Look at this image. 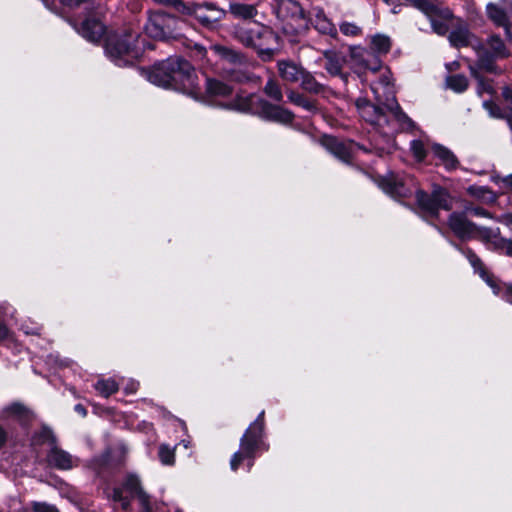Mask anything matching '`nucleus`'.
<instances>
[{
	"mask_svg": "<svg viewBox=\"0 0 512 512\" xmlns=\"http://www.w3.org/2000/svg\"><path fill=\"white\" fill-rule=\"evenodd\" d=\"M4 413L13 416L18 419L20 422H25L28 419L29 411L21 404L14 403L7 406L4 409Z\"/></svg>",
	"mask_w": 512,
	"mask_h": 512,
	"instance_id": "4c0bfd02",
	"label": "nucleus"
},
{
	"mask_svg": "<svg viewBox=\"0 0 512 512\" xmlns=\"http://www.w3.org/2000/svg\"><path fill=\"white\" fill-rule=\"evenodd\" d=\"M145 76L154 85L181 91L196 100L201 95L194 68L181 57H169L145 71Z\"/></svg>",
	"mask_w": 512,
	"mask_h": 512,
	"instance_id": "f03ea898",
	"label": "nucleus"
},
{
	"mask_svg": "<svg viewBox=\"0 0 512 512\" xmlns=\"http://www.w3.org/2000/svg\"><path fill=\"white\" fill-rule=\"evenodd\" d=\"M209 52L218 59V63L233 80H248V75L242 70L245 57L240 52L223 45H212Z\"/></svg>",
	"mask_w": 512,
	"mask_h": 512,
	"instance_id": "1a4fd4ad",
	"label": "nucleus"
},
{
	"mask_svg": "<svg viewBox=\"0 0 512 512\" xmlns=\"http://www.w3.org/2000/svg\"><path fill=\"white\" fill-rule=\"evenodd\" d=\"M46 462L49 467L57 470H71L78 466L79 459L55 444L48 450Z\"/></svg>",
	"mask_w": 512,
	"mask_h": 512,
	"instance_id": "6ab92c4d",
	"label": "nucleus"
},
{
	"mask_svg": "<svg viewBox=\"0 0 512 512\" xmlns=\"http://www.w3.org/2000/svg\"><path fill=\"white\" fill-rule=\"evenodd\" d=\"M93 5L90 10L86 9V4H82L85 17L81 20L80 24H74L76 31L86 40L96 43L99 42L104 35L105 28L99 19L101 14L100 5L96 4L95 0H89Z\"/></svg>",
	"mask_w": 512,
	"mask_h": 512,
	"instance_id": "f8f14e48",
	"label": "nucleus"
},
{
	"mask_svg": "<svg viewBox=\"0 0 512 512\" xmlns=\"http://www.w3.org/2000/svg\"><path fill=\"white\" fill-rule=\"evenodd\" d=\"M376 104H372L368 99L360 97L355 101L360 116L371 125L384 130L386 124H389V116L387 110L384 111V104L376 100Z\"/></svg>",
	"mask_w": 512,
	"mask_h": 512,
	"instance_id": "4468645a",
	"label": "nucleus"
},
{
	"mask_svg": "<svg viewBox=\"0 0 512 512\" xmlns=\"http://www.w3.org/2000/svg\"><path fill=\"white\" fill-rule=\"evenodd\" d=\"M304 69L301 66L291 62V61H279L278 62V71L281 78L284 81L290 83H298L300 82L304 72Z\"/></svg>",
	"mask_w": 512,
	"mask_h": 512,
	"instance_id": "cd10ccee",
	"label": "nucleus"
},
{
	"mask_svg": "<svg viewBox=\"0 0 512 512\" xmlns=\"http://www.w3.org/2000/svg\"><path fill=\"white\" fill-rule=\"evenodd\" d=\"M229 12L235 17L239 19H252L257 14V9L254 5L239 3V2H231L229 4Z\"/></svg>",
	"mask_w": 512,
	"mask_h": 512,
	"instance_id": "7c9ffc66",
	"label": "nucleus"
},
{
	"mask_svg": "<svg viewBox=\"0 0 512 512\" xmlns=\"http://www.w3.org/2000/svg\"><path fill=\"white\" fill-rule=\"evenodd\" d=\"M413 7L424 13L425 15H432L437 12V5L431 3L429 0H406Z\"/></svg>",
	"mask_w": 512,
	"mask_h": 512,
	"instance_id": "ea45409f",
	"label": "nucleus"
},
{
	"mask_svg": "<svg viewBox=\"0 0 512 512\" xmlns=\"http://www.w3.org/2000/svg\"><path fill=\"white\" fill-rule=\"evenodd\" d=\"M9 336V329L5 323L0 319V342L7 339Z\"/></svg>",
	"mask_w": 512,
	"mask_h": 512,
	"instance_id": "13d9d810",
	"label": "nucleus"
},
{
	"mask_svg": "<svg viewBox=\"0 0 512 512\" xmlns=\"http://www.w3.org/2000/svg\"><path fill=\"white\" fill-rule=\"evenodd\" d=\"M276 13L283 20L305 21L304 10L296 0H278Z\"/></svg>",
	"mask_w": 512,
	"mask_h": 512,
	"instance_id": "5701e85b",
	"label": "nucleus"
},
{
	"mask_svg": "<svg viewBox=\"0 0 512 512\" xmlns=\"http://www.w3.org/2000/svg\"><path fill=\"white\" fill-rule=\"evenodd\" d=\"M74 410L82 417H85L87 415V410L82 404H76Z\"/></svg>",
	"mask_w": 512,
	"mask_h": 512,
	"instance_id": "052dcab7",
	"label": "nucleus"
},
{
	"mask_svg": "<svg viewBox=\"0 0 512 512\" xmlns=\"http://www.w3.org/2000/svg\"><path fill=\"white\" fill-rule=\"evenodd\" d=\"M181 13L194 17L198 23L208 29H214L226 16V11L212 2L181 5Z\"/></svg>",
	"mask_w": 512,
	"mask_h": 512,
	"instance_id": "9b49d317",
	"label": "nucleus"
},
{
	"mask_svg": "<svg viewBox=\"0 0 512 512\" xmlns=\"http://www.w3.org/2000/svg\"><path fill=\"white\" fill-rule=\"evenodd\" d=\"M14 505L16 506L15 509L10 510L9 512H25V509L20 502L14 501Z\"/></svg>",
	"mask_w": 512,
	"mask_h": 512,
	"instance_id": "e2e57ef3",
	"label": "nucleus"
},
{
	"mask_svg": "<svg viewBox=\"0 0 512 512\" xmlns=\"http://www.w3.org/2000/svg\"><path fill=\"white\" fill-rule=\"evenodd\" d=\"M156 3L172 6L174 7L178 12L181 13V5H185V3L182 0H153Z\"/></svg>",
	"mask_w": 512,
	"mask_h": 512,
	"instance_id": "3c124183",
	"label": "nucleus"
},
{
	"mask_svg": "<svg viewBox=\"0 0 512 512\" xmlns=\"http://www.w3.org/2000/svg\"><path fill=\"white\" fill-rule=\"evenodd\" d=\"M484 105L486 108H489V112L492 117H495V118H503L504 117L500 107H498L497 105H495L493 103H487V102H485Z\"/></svg>",
	"mask_w": 512,
	"mask_h": 512,
	"instance_id": "603ef678",
	"label": "nucleus"
},
{
	"mask_svg": "<svg viewBox=\"0 0 512 512\" xmlns=\"http://www.w3.org/2000/svg\"><path fill=\"white\" fill-rule=\"evenodd\" d=\"M309 22L321 34L336 38L337 29L323 9L314 7L309 11Z\"/></svg>",
	"mask_w": 512,
	"mask_h": 512,
	"instance_id": "4be33fe9",
	"label": "nucleus"
},
{
	"mask_svg": "<svg viewBox=\"0 0 512 512\" xmlns=\"http://www.w3.org/2000/svg\"><path fill=\"white\" fill-rule=\"evenodd\" d=\"M268 449L269 445L264 441V411H262L241 437L240 449L232 455L230 460L231 469L236 471L241 462L246 459L248 471H250L254 465L256 452Z\"/></svg>",
	"mask_w": 512,
	"mask_h": 512,
	"instance_id": "423d86ee",
	"label": "nucleus"
},
{
	"mask_svg": "<svg viewBox=\"0 0 512 512\" xmlns=\"http://www.w3.org/2000/svg\"><path fill=\"white\" fill-rule=\"evenodd\" d=\"M371 90L375 100L385 105L389 116L388 130H383V134L389 135L398 130H412L415 123L400 108L393 86L387 76H382L377 82L371 84Z\"/></svg>",
	"mask_w": 512,
	"mask_h": 512,
	"instance_id": "39448f33",
	"label": "nucleus"
},
{
	"mask_svg": "<svg viewBox=\"0 0 512 512\" xmlns=\"http://www.w3.org/2000/svg\"><path fill=\"white\" fill-rule=\"evenodd\" d=\"M32 442L37 445L49 444L51 447L56 444V437L49 427L43 426L38 432H35Z\"/></svg>",
	"mask_w": 512,
	"mask_h": 512,
	"instance_id": "c9c22d12",
	"label": "nucleus"
},
{
	"mask_svg": "<svg viewBox=\"0 0 512 512\" xmlns=\"http://www.w3.org/2000/svg\"><path fill=\"white\" fill-rule=\"evenodd\" d=\"M61 2L69 8L81 7L82 4H86L87 10L93 8V5L89 3V0H61Z\"/></svg>",
	"mask_w": 512,
	"mask_h": 512,
	"instance_id": "8fccbe9b",
	"label": "nucleus"
},
{
	"mask_svg": "<svg viewBox=\"0 0 512 512\" xmlns=\"http://www.w3.org/2000/svg\"><path fill=\"white\" fill-rule=\"evenodd\" d=\"M506 300L512 304V285L506 289Z\"/></svg>",
	"mask_w": 512,
	"mask_h": 512,
	"instance_id": "0e129e2a",
	"label": "nucleus"
},
{
	"mask_svg": "<svg viewBox=\"0 0 512 512\" xmlns=\"http://www.w3.org/2000/svg\"><path fill=\"white\" fill-rule=\"evenodd\" d=\"M430 21L432 31L440 36H444L449 31L447 21L452 19L453 14L448 8L437 6V12L432 15H426Z\"/></svg>",
	"mask_w": 512,
	"mask_h": 512,
	"instance_id": "a878e982",
	"label": "nucleus"
},
{
	"mask_svg": "<svg viewBox=\"0 0 512 512\" xmlns=\"http://www.w3.org/2000/svg\"><path fill=\"white\" fill-rule=\"evenodd\" d=\"M446 85L449 89L457 93H462L468 87V79L466 78V76L461 74L452 75L447 77Z\"/></svg>",
	"mask_w": 512,
	"mask_h": 512,
	"instance_id": "e433bc0d",
	"label": "nucleus"
},
{
	"mask_svg": "<svg viewBox=\"0 0 512 512\" xmlns=\"http://www.w3.org/2000/svg\"><path fill=\"white\" fill-rule=\"evenodd\" d=\"M490 250L512 257V239L504 238L499 228L477 226L476 237Z\"/></svg>",
	"mask_w": 512,
	"mask_h": 512,
	"instance_id": "2eb2a0df",
	"label": "nucleus"
},
{
	"mask_svg": "<svg viewBox=\"0 0 512 512\" xmlns=\"http://www.w3.org/2000/svg\"><path fill=\"white\" fill-rule=\"evenodd\" d=\"M177 19L165 12L154 11L149 14L144 26L145 33L154 39H166L173 35Z\"/></svg>",
	"mask_w": 512,
	"mask_h": 512,
	"instance_id": "ddd939ff",
	"label": "nucleus"
},
{
	"mask_svg": "<svg viewBox=\"0 0 512 512\" xmlns=\"http://www.w3.org/2000/svg\"><path fill=\"white\" fill-rule=\"evenodd\" d=\"M24 332H25L26 334L31 333V332H30V331H28V330H25ZM32 333H35V332L33 331Z\"/></svg>",
	"mask_w": 512,
	"mask_h": 512,
	"instance_id": "338daca9",
	"label": "nucleus"
},
{
	"mask_svg": "<svg viewBox=\"0 0 512 512\" xmlns=\"http://www.w3.org/2000/svg\"><path fill=\"white\" fill-rule=\"evenodd\" d=\"M384 1L389 4L391 0H384Z\"/></svg>",
	"mask_w": 512,
	"mask_h": 512,
	"instance_id": "774afa93",
	"label": "nucleus"
},
{
	"mask_svg": "<svg viewBox=\"0 0 512 512\" xmlns=\"http://www.w3.org/2000/svg\"><path fill=\"white\" fill-rule=\"evenodd\" d=\"M502 98L509 105L512 106V88L509 86H504L501 92Z\"/></svg>",
	"mask_w": 512,
	"mask_h": 512,
	"instance_id": "5fc2aeb1",
	"label": "nucleus"
},
{
	"mask_svg": "<svg viewBox=\"0 0 512 512\" xmlns=\"http://www.w3.org/2000/svg\"><path fill=\"white\" fill-rule=\"evenodd\" d=\"M144 50V40L138 32H125L123 35L109 36L105 44V53L117 66L134 63Z\"/></svg>",
	"mask_w": 512,
	"mask_h": 512,
	"instance_id": "0eeeda50",
	"label": "nucleus"
},
{
	"mask_svg": "<svg viewBox=\"0 0 512 512\" xmlns=\"http://www.w3.org/2000/svg\"><path fill=\"white\" fill-rule=\"evenodd\" d=\"M138 387H139V383L137 381L131 380L125 386L124 391L127 394H132V393H135L137 391Z\"/></svg>",
	"mask_w": 512,
	"mask_h": 512,
	"instance_id": "4d7b16f0",
	"label": "nucleus"
},
{
	"mask_svg": "<svg viewBox=\"0 0 512 512\" xmlns=\"http://www.w3.org/2000/svg\"><path fill=\"white\" fill-rule=\"evenodd\" d=\"M498 6L503 10L504 15L511 23L512 21V0H499L497 2Z\"/></svg>",
	"mask_w": 512,
	"mask_h": 512,
	"instance_id": "09e8293b",
	"label": "nucleus"
},
{
	"mask_svg": "<svg viewBox=\"0 0 512 512\" xmlns=\"http://www.w3.org/2000/svg\"><path fill=\"white\" fill-rule=\"evenodd\" d=\"M448 226L461 240H470L476 237L477 225L467 218V213L453 212L448 218Z\"/></svg>",
	"mask_w": 512,
	"mask_h": 512,
	"instance_id": "a211bd4d",
	"label": "nucleus"
},
{
	"mask_svg": "<svg viewBox=\"0 0 512 512\" xmlns=\"http://www.w3.org/2000/svg\"><path fill=\"white\" fill-rule=\"evenodd\" d=\"M95 390L103 397L108 398L112 394L116 393L119 389L118 384L115 380L100 379L94 385Z\"/></svg>",
	"mask_w": 512,
	"mask_h": 512,
	"instance_id": "f704fd0d",
	"label": "nucleus"
},
{
	"mask_svg": "<svg viewBox=\"0 0 512 512\" xmlns=\"http://www.w3.org/2000/svg\"><path fill=\"white\" fill-rule=\"evenodd\" d=\"M299 83L303 90L316 95L323 93L327 88L324 84L318 82L315 76L307 70H305Z\"/></svg>",
	"mask_w": 512,
	"mask_h": 512,
	"instance_id": "473e14b6",
	"label": "nucleus"
},
{
	"mask_svg": "<svg viewBox=\"0 0 512 512\" xmlns=\"http://www.w3.org/2000/svg\"><path fill=\"white\" fill-rule=\"evenodd\" d=\"M464 211H465V213L471 214L474 216L495 219V217H493V215L490 212L483 209L482 207L466 206Z\"/></svg>",
	"mask_w": 512,
	"mask_h": 512,
	"instance_id": "a18cd8bd",
	"label": "nucleus"
},
{
	"mask_svg": "<svg viewBox=\"0 0 512 512\" xmlns=\"http://www.w3.org/2000/svg\"><path fill=\"white\" fill-rule=\"evenodd\" d=\"M451 244L453 247H455V249H457L467 258L471 266L474 268V271L479 274V276L487 283L488 286L491 287L494 294H498L499 287L497 285L496 279L485 269L481 259L475 254V252L469 247H463L454 242H451Z\"/></svg>",
	"mask_w": 512,
	"mask_h": 512,
	"instance_id": "aec40b11",
	"label": "nucleus"
},
{
	"mask_svg": "<svg viewBox=\"0 0 512 512\" xmlns=\"http://www.w3.org/2000/svg\"><path fill=\"white\" fill-rule=\"evenodd\" d=\"M503 184L512 190V174L502 179Z\"/></svg>",
	"mask_w": 512,
	"mask_h": 512,
	"instance_id": "680f3d73",
	"label": "nucleus"
},
{
	"mask_svg": "<svg viewBox=\"0 0 512 512\" xmlns=\"http://www.w3.org/2000/svg\"><path fill=\"white\" fill-rule=\"evenodd\" d=\"M352 66L356 72L370 70L377 72L381 68V60L369 49L355 47L351 49Z\"/></svg>",
	"mask_w": 512,
	"mask_h": 512,
	"instance_id": "f3484780",
	"label": "nucleus"
},
{
	"mask_svg": "<svg viewBox=\"0 0 512 512\" xmlns=\"http://www.w3.org/2000/svg\"><path fill=\"white\" fill-rule=\"evenodd\" d=\"M265 94L270 97L272 100L280 102L283 99L282 90L279 84L273 80L269 79L264 86Z\"/></svg>",
	"mask_w": 512,
	"mask_h": 512,
	"instance_id": "58836bf2",
	"label": "nucleus"
},
{
	"mask_svg": "<svg viewBox=\"0 0 512 512\" xmlns=\"http://www.w3.org/2000/svg\"><path fill=\"white\" fill-rule=\"evenodd\" d=\"M434 156L439 160V164L442 165L446 171H453L460 165L456 155L447 147L441 144H434L432 146Z\"/></svg>",
	"mask_w": 512,
	"mask_h": 512,
	"instance_id": "bb28decb",
	"label": "nucleus"
},
{
	"mask_svg": "<svg viewBox=\"0 0 512 512\" xmlns=\"http://www.w3.org/2000/svg\"><path fill=\"white\" fill-rule=\"evenodd\" d=\"M507 121L510 129L512 130V116L508 117Z\"/></svg>",
	"mask_w": 512,
	"mask_h": 512,
	"instance_id": "69168bd1",
	"label": "nucleus"
},
{
	"mask_svg": "<svg viewBox=\"0 0 512 512\" xmlns=\"http://www.w3.org/2000/svg\"><path fill=\"white\" fill-rule=\"evenodd\" d=\"M391 48V40L388 36L377 34L371 39L370 51L378 57L382 54H387Z\"/></svg>",
	"mask_w": 512,
	"mask_h": 512,
	"instance_id": "72a5a7b5",
	"label": "nucleus"
},
{
	"mask_svg": "<svg viewBox=\"0 0 512 512\" xmlns=\"http://www.w3.org/2000/svg\"><path fill=\"white\" fill-rule=\"evenodd\" d=\"M109 459V453L103 454L100 457H96L91 461V468H93L98 475L101 474L102 465L106 464Z\"/></svg>",
	"mask_w": 512,
	"mask_h": 512,
	"instance_id": "de8ad7c7",
	"label": "nucleus"
},
{
	"mask_svg": "<svg viewBox=\"0 0 512 512\" xmlns=\"http://www.w3.org/2000/svg\"><path fill=\"white\" fill-rule=\"evenodd\" d=\"M106 497L114 502H119L123 510H128L131 499L137 498L142 506L143 512H153L149 496L144 492L138 476L129 474L120 487L104 490Z\"/></svg>",
	"mask_w": 512,
	"mask_h": 512,
	"instance_id": "6e6552de",
	"label": "nucleus"
},
{
	"mask_svg": "<svg viewBox=\"0 0 512 512\" xmlns=\"http://www.w3.org/2000/svg\"><path fill=\"white\" fill-rule=\"evenodd\" d=\"M234 37L242 45L256 50L264 60L273 58L278 46V36L260 23L242 24L234 27Z\"/></svg>",
	"mask_w": 512,
	"mask_h": 512,
	"instance_id": "20e7f679",
	"label": "nucleus"
},
{
	"mask_svg": "<svg viewBox=\"0 0 512 512\" xmlns=\"http://www.w3.org/2000/svg\"><path fill=\"white\" fill-rule=\"evenodd\" d=\"M323 56L326 60V71L332 76H340L346 80L347 76L342 73V69L345 63V56L341 52L333 49L324 50Z\"/></svg>",
	"mask_w": 512,
	"mask_h": 512,
	"instance_id": "b1692460",
	"label": "nucleus"
},
{
	"mask_svg": "<svg viewBox=\"0 0 512 512\" xmlns=\"http://www.w3.org/2000/svg\"><path fill=\"white\" fill-rule=\"evenodd\" d=\"M486 14L488 19L493 22L494 25L504 29L506 39L512 40L511 24L504 15L503 10H501V7L498 6L497 2H490L486 5Z\"/></svg>",
	"mask_w": 512,
	"mask_h": 512,
	"instance_id": "393cba45",
	"label": "nucleus"
},
{
	"mask_svg": "<svg viewBox=\"0 0 512 512\" xmlns=\"http://www.w3.org/2000/svg\"><path fill=\"white\" fill-rule=\"evenodd\" d=\"M496 222L502 223L507 226L512 225V212L502 214L494 219Z\"/></svg>",
	"mask_w": 512,
	"mask_h": 512,
	"instance_id": "6e6d98bb",
	"label": "nucleus"
},
{
	"mask_svg": "<svg viewBox=\"0 0 512 512\" xmlns=\"http://www.w3.org/2000/svg\"><path fill=\"white\" fill-rule=\"evenodd\" d=\"M6 441L7 432L2 426H0V449L5 445Z\"/></svg>",
	"mask_w": 512,
	"mask_h": 512,
	"instance_id": "bf43d9fd",
	"label": "nucleus"
},
{
	"mask_svg": "<svg viewBox=\"0 0 512 512\" xmlns=\"http://www.w3.org/2000/svg\"><path fill=\"white\" fill-rule=\"evenodd\" d=\"M478 54L477 66L489 73H496L497 67L494 61L497 59H503L510 55V51L506 46L503 39L497 35H490L485 45L482 43V48H477Z\"/></svg>",
	"mask_w": 512,
	"mask_h": 512,
	"instance_id": "9d476101",
	"label": "nucleus"
},
{
	"mask_svg": "<svg viewBox=\"0 0 512 512\" xmlns=\"http://www.w3.org/2000/svg\"><path fill=\"white\" fill-rule=\"evenodd\" d=\"M321 143L327 151L345 163L350 162L356 150H363L367 152V150L359 144H356L352 141H342L332 136H324L321 140Z\"/></svg>",
	"mask_w": 512,
	"mask_h": 512,
	"instance_id": "dca6fc26",
	"label": "nucleus"
},
{
	"mask_svg": "<svg viewBox=\"0 0 512 512\" xmlns=\"http://www.w3.org/2000/svg\"><path fill=\"white\" fill-rule=\"evenodd\" d=\"M193 57L198 58L202 60L207 55V50L200 44H194L193 50Z\"/></svg>",
	"mask_w": 512,
	"mask_h": 512,
	"instance_id": "864d4df0",
	"label": "nucleus"
},
{
	"mask_svg": "<svg viewBox=\"0 0 512 512\" xmlns=\"http://www.w3.org/2000/svg\"><path fill=\"white\" fill-rule=\"evenodd\" d=\"M234 93V87L216 79L206 80V94L211 98H228Z\"/></svg>",
	"mask_w": 512,
	"mask_h": 512,
	"instance_id": "c756f323",
	"label": "nucleus"
},
{
	"mask_svg": "<svg viewBox=\"0 0 512 512\" xmlns=\"http://www.w3.org/2000/svg\"><path fill=\"white\" fill-rule=\"evenodd\" d=\"M378 186L392 198H407L414 192L419 208L428 216L437 217L439 210H450L452 208V198L443 188H435L431 194L417 189V184L413 177L409 175H398L388 173L377 181Z\"/></svg>",
	"mask_w": 512,
	"mask_h": 512,
	"instance_id": "f257e3e1",
	"label": "nucleus"
},
{
	"mask_svg": "<svg viewBox=\"0 0 512 512\" xmlns=\"http://www.w3.org/2000/svg\"><path fill=\"white\" fill-rule=\"evenodd\" d=\"M33 512H59L57 507L46 502H33Z\"/></svg>",
	"mask_w": 512,
	"mask_h": 512,
	"instance_id": "49530a36",
	"label": "nucleus"
},
{
	"mask_svg": "<svg viewBox=\"0 0 512 512\" xmlns=\"http://www.w3.org/2000/svg\"><path fill=\"white\" fill-rule=\"evenodd\" d=\"M158 456L163 465H173L175 462L174 449L166 444L159 446Z\"/></svg>",
	"mask_w": 512,
	"mask_h": 512,
	"instance_id": "a19ab883",
	"label": "nucleus"
},
{
	"mask_svg": "<svg viewBox=\"0 0 512 512\" xmlns=\"http://www.w3.org/2000/svg\"><path fill=\"white\" fill-rule=\"evenodd\" d=\"M219 106L258 115L260 118L280 124H289L294 119V114L280 106L275 105L258 95L252 93H236V96L227 102L218 103Z\"/></svg>",
	"mask_w": 512,
	"mask_h": 512,
	"instance_id": "7ed1b4c3",
	"label": "nucleus"
},
{
	"mask_svg": "<svg viewBox=\"0 0 512 512\" xmlns=\"http://www.w3.org/2000/svg\"><path fill=\"white\" fill-rule=\"evenodd\" d=\"M410 149H411V152L413 153L414 157L418 161H422L426 157L427 152H426L424 143L421 140L411 141Z\"/></svg>",
	"mask_w": 512,
	"mask_h": 512,
	"instance_id": "79ce46f5",
	"label": "nucleus"
},
{
	"mask_svg": "<svg viewBox=\"0 0 512 512\" xmlns=\"http://www.w3.org/2000/svg\"><path fill=\"white\" fill-rule=\"evenodd\" d=\"M287 98L289 102H291L295 106L301 107L302 109L311 114L319 112L318 102L298 91H295L293 89L288 90Z\"/></svg>",
	"mask_w": 512,
	"mask_h": 512,
	"instance_id": "c85d7f7f",
	"label": "nucleus"
},
{
	"mask_svg": "<svg viewBox=\"0 0 512 512\" xmlns=\"http://www.w3.org/2000/svg\"><path fill=\"white\" fill-rule=\"evenodd\" d=\"M339 29L341 33L346 36H357L361 33V28L355 23L351 22H342L339 26Z\"/></svg>",
	"mask_w": 512,
	"mask_h": 512,
	"instance_id": "c03bdc74",
	"label": "nucleus"
},
{
	"mask_svg": "<svg viewBox=\"0 0 512 512\" xmlns=\"http://www.w3.org/2000/svg\"><path fill=\"white\" fill-rule=\"evenodd\" d=\"M467 192L472 197L486 204H493L497 200V194L486 186L471 185L467 188Z\"/></svg>",
	"mask_w": 512,
	"mask_h": 512,
	"instance_id": "2f4dec72",
	"label": "nucleus"
},
{
	"mask_svg": "<svg viewBox=\"0 0 512 512\" xmlns=\"http://www.w3.org/2000/svg\"><path fill=\"white\" fill-rule=\"evenodd\" d=\"M448 40L450 44L456 48L471 46L475 51L477 48H482V42L467 26L463 25L453 29L448 35Z\"/></svg>",
	"mask_w": 512,
	"mask_h": 512,
	"instance_id": "412c9836",
	"label": "nucleus"
},
{
	"mask_svg": "<svg viewBox=\"0 0 512 512\" xmlns=\"http://www.w3.org/2000/svg\"><path fill=\"white\" fill-rule=\"evenodd\" d=\"M471 69V74L478 80L477 92L479 95L483 93L492 94L493 88L490 83L486 82L484 78L480 77L478 73L475 71L473 67Z\"/></svg>",
	"mask_w": 512,
	"mask_h": 512,
	"instance_id": "37998d69",
	"label": "nucleus"
}]
</instances>
